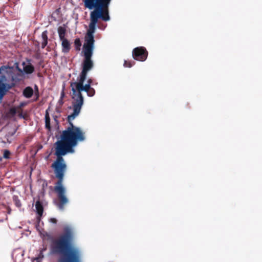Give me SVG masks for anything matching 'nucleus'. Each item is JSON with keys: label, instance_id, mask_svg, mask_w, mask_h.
Here are the masks:
<instances>
[{"label": "nucleus", "instance_id": "nucleus-8", "mask_svg": "<svg viewBox=\"0 0 262 262\" xmlns=\"http://www.w3.org/2000/svg\"><path fill=\"white\" fill-rule=\"evenodd\" d=\"M36 213L38 214V219L39 220L43 214V208L42 203L39 201H37L35 203Z\"/></svg>", "mask_w": 262, "mask_h": 262}, {"label": "nucleus", "instance_id": "nucleus-23", "mask_svg": "<svg viewBox=\"0 0 262 262\" xmlns=\"http://www.w3.org/2000/svg\"><path fill=\"white\" fill-rule=\"evenodd\" d=\"M92 82L93 80L92 79H89L87 81V84H89L90 85H91Z\"/></svg>", "mask_w": 262, "mask_h": 262}, {"label": "nucleus", "instance_id": "nucleus-12", "mask_svg": "<svg viewBox=\"0 0 262 262\" xmlns=\"http://www.w3.org/2000/svg\"><path fill=\"white\" fill-rule=\"evenodd\" d=\"M41 38L42 40L41 42V48L44 49L48 44V37L47 30H45L42 32Z\"/></svg>", "mask_w": 262, "mask_h": 262}, {"label": "nucleus", "instance_id": "nucleus-28", "mask_svg": "<svg viewBox=\"0 0 262 262\" xmlns=\"http://www.w3.org/2000/svg\"><path fill=\"white\" fill-rule=\"evenodd\" d=\"M19 116H20V117H21V116H22V114H21V113H20V114H19Z\"/></svg>", "mask_w": 262, "mask_h": 262}, {"label": "nucleus", "instance_id": "nucleus-5", "mask_svg": "<svg viewBox=\"0 0 262 262\" xmlns=\"http://www.w3.org/2000/svg\"><path fill=\"white\" fill-rule=\"evenodd\" d=\"M51 249L60 256L58 262H81V252L73 246H51Z\"/></svg>", "mask_w": 262, "mask_h": 262}, {"label": "nucleus", "instance_id": "nucleus-10", "mask_svg": "<svg viewBox=\"0 0 262 262\" xmlns=\"http://www.w3.org/2000/svg\"><path fill=\"white\" fill-rule=\"evenodd\" d=\"M22 64L24 66V72L26 74H30L33 73V72L34 71V67L31 63H29L28 64L26 65L25 62H23Z\"/></svg>", "mask_w": 262, "mask_h": 262}, {"label": "nucleus", "instance_id": "nucleus-3", "mask_svg": "<svg viewBox=\"0 0 262 262\" xmlns=\"http://www.w3.org/2000/svg\"><path fill=\"white\" fill-rule=\"evenodd\" d=\"M68 122L70 126L62 131L61 140L55 143L54 155L58 158H63L62 156L67 153L73 152V147L77 145L78 142H83L85 139V133L80 128L74 125L72 121Z\"/></svg>", "mask_w": 262, "mask_h": 262}, {"label": "nucleus", "instance_id": "nucleus-6", "mask_svg": "<svg viewBox=\"0 0 262 262\" xmlns=\"http://www.w3.org/2000/svg\"><path fill=\"white\" fill-rule=\"evenodd\" d=\"M132 54L134 59L140 61H144L147 59L148 52L145 48L139 47L133 50Z\"/></svg>", "mask_w": 262, "mask_h": 262}, {"label": "nucleus", "instance_id": "nucleus-1", "mask_svg": "<svg viewBox=\"0 0 262 262\" xmlns=\"http://www.w3.org/2000/svg\"><path fill=\"white\" fill-rule=\"evenodd\" d=\"M84 6L89 10L94 9L90 13V23L89 29L85 36L83 46L84 58L92 59L94 49V36L96 26L99 19L104 21H109L111 17L109 14L110 3L102 0H83Z\"/></svg>", "mask_w": 262, "mask_h": 262}, {"label": "nucleus", "instance_id": "nucleus-9", "mask_svg": "<svg viewBox=\"0 0 262 262\" xmlns=\"http://www.w3.org/2000/svg\"><path fill=\"white\" fill-rule=\"evenodd\" d=\"M50 107H49L48 109L46 111L45 119V128L48 130V131H51V127L50 124V117L49 115V111Z\"/></svg>", "mask_w": 262, "mask_h": 262}, {"label": "nucleus", "instance_id": "nucleus-24", "mask_svg": "<svg viewBox=\"0 0 262 262\" xmlns=\"http://www.w3.org/2000/svg\"><path fill=\"white\" fill-rule=\"evenodd\" d=\"M35 95L36 96V100L38 99V97H39V94H38V90L37 91V92H36L35 93Z\"/></svg>", "mask_w": 262, "mask_h": 262}, {"label": "nucleus", "instance_id": "nucleus-27", "mask_svg": "<svg viewBox=\"0 0 262 262\" xmlns=\"http://www.w3.org/2000/svg\"><path fill=\"white\" fill-rule=\"evenodd\" d=\"M3 98H0V103L2 102Z\"/></svg>", "mask_w": 262, "mask_h": 262}, {"label": "nucleus", "instance_id": "nucleus-26", "mask_svg": "<svg viewBox=\"0 0 262 262\" xmlns=\"http://www.w3.org/2000/svg\"><path fill=\"white\" fill-rule=\"evenodd\" d=\"M54 120H55L56 122H57V121H57V116H55V117H54Z\"/></svg>", "mask_w": 262, "mask_h": 262}, {"label": "nucleus", "instance_id": "nucleus-14", "mask_svg": "<svg viewBox=\"0 0 262 262\" xmlns=\"http://www.w3.org/2000/svg\"><path fill=\"white\" fill-rule=\"evenodd\" d=\"M74 46L76 50L79 51L80 50V47L81 46V42L79 38H77L75 39Z\"/></svg>", "mask_w": 262, "mask_h": 262}, {"label": "nucleus", "instance_id": "nucleus-4", "mask_svg": "<svg viewBox=\"0 0 262 262\" xmlns=\"http://www.w3.org/2000/svg\"><path fill=\"white\" fill-rule=\"evenodd\" d=\"M54 170L55 177L58 179L54 187V190L57 194L58 201L56 205L60 210H63L64 206L68 203V199L66 196V189L62 185L64 174L67 166L63 158H56L51 165Z\"/></svg>", "mask_w": 262, "mask_h": 262}, {"label": "nucleus", "instance_id": "nucleus-18", "mask_svg": "<svg viewBox=\"0 0 262 262\" xmlns=\"http://www.w3.org/2000/svg\"><path fill=\"white\" fill-rule=\"evenodd\" d=\"M87 93V95L89 97H93L95 95V90H94V88H91L89 90V91H88L86 92Z\"/></svg>", "mask_w": 262, "mask_h": 262}, {"label": "nucleus", "instance_id": "nucleus-22", "mask_svg": "<svg viewBox=\"0 0 262 262\" xmlns=\"http://www.w3.org/2000/svg\"><path fill=\"white\" fill-rule=\"evenodd\" d=\"M46 250H47V247H46V246H45L40 249V252L43 253V252L45 251Z\"/></svg>", "mask_w": 262, "mask_h": 262}, {"label": "nucleus", "instance_id": "nucleus-7", "mask_svg": "<svg viewBox=\"0 0 262 262\" xmlns=\"http://www.w3.org/2000/svg\"><path fill=\"white\" fill-rule=\"evenodd\" d=\"M61 46H62V51L64 53H69L71 50V44L70 41L67 39H64L61 40Z\"/></svg>", "mask_w": 262, "mask_h": 262}, {"label": "nucleus", "instance_id": "nucleus-17", "mask_svg": "<svg viewBox=\"0 0 262 262\" xmlns=\"http://www.w3.org/2000/svg\"><path fill=\"white\" fill-rule=\"evenodd\" d=\"M11 153L8 149H5L3 151V158L6 159H10Z\"/></svg>", "mask_w": 262, "mask_h": 262}, {"label": "nucleus", "instance_id": "nucleus-29", "mask_svg": "<svg viewBox=\"0 0 262 262\" xmlns=\"http://www.w3.org/2000/svg\"><path fill=\"white\" fill-rule=\"evenodd\" d=\"M18 70H19V71H20V72H21V71H21V70L20 69H19Z\"/></svg>", "mask_w": 262, "mask_h": 262}, {"label": "nucleus", "instance_id": "nucleus-21", "mask_svg": "<svg viewBox=\"0 0 262 262\" xmlns=\"http://www.w3.org/2000/svg\"><path fill=\"white\" fill-rule=\"evenodd\" d=\"M50 222L53 224H56L57 222V220L55 218H51L50 219Z\"/></svg>", "mask_w": 262, "mask_h": 262}, {"label": "nucleus", "instance_id": "nucleus-20", "mask_svg": "<svg viewBox=\"0 0 262 262\" xmlns=\"http://www.w3.org/2000/svg\"><path fill=\"white\" fill-rule=\"evenodd\" d=\"M43 253H42V252H39V253L38 256L36 258L37 262H39V261L40 260H41L44 257V255H43Z\"/></svg>", "mask_w": 262, "mask_h": 262}, {"label": "nucleus", "instance_id": "nucleus-2", "mask_svg": "<svg viewBox=\"0 0 262 262\" xmlns=\"http://www.w3.org/2000/svg\"><path fill=\"white\" fill-rule=\"evenodd\" d=\"M94 67V62L92 59L84 58L82 63V71L77 78V81L70 82L73 100L72 106L73 112L67 118L68 121H73L80 113L84 102V98L81 92H87L92 88L89 84L84 85L88 72Z\"/></svg>", "mask_w": 262, "mask_h": 262}, {"label": "nucleus", "instance_id": "nucleus-11", "mask_svg": "<svg viewBox=\"0 0 262 262\" xmlns=\"http://www.w3.org/2000/svg\"><path fill=\"white\" fill-rule=\"evenodd\" d=\"M58 33L60 40L66 39L65 38L66 35V28L64 25L63 26H59L57 29Z\"/></svg>", "mask_w": 262, "mask_h": 262}, {"label": "nucleus", "instance_id": "nucleus-16", "mask_svg": "<svg viewBox=\"0 0 262 262\" xmlns=\"http://www.w3.org/2000/svg\"><path fill=\"white\" fill-rule=\"evenodd\" d=\"M135 63V62L134 61L124 60L123 66L126 68H131Z\"/></svg>", "mask_w": 262, "mask_h": 262}, {"label": "nucleus", "instance_id": "nucleus-13", "mask_svg": "<svg viewBox=\"0 0 262 262\" xmlns=\"http://www.w3.org/2000/svg\"><path fill=\"white\" fill-rule=\"evenodd\" d=\"M33 94V90L30 86L26 88L23 91L24 96L27 98H30L32 97Z\"/></svg>", "mask_w": 262, "mask_h": 262}, {"label": "nucleus", "instance_id": "nucleus-15", "mask_svg": "<svg viewBox=\"0 0 262 262\" xmlns=\"http://www.w3.org/2000/svg\"><path fill=\"white\" fill-rule=\"evenodd\" d=\"M13 201L15 205V206L18 208H20L21 206V204L20 200L17 195H14L13 196Z\"/></svg>", "mask_w": 262, "mask_h": 262}, {"label": "nucleus", "instance_id": "nucleus-25", "mask_svg": "<svg viewBox=\"0 0 262 262\" xmlns=\"http://www.w3.org/2000/svg\"><path fill=\"white\" fill-rule=\"evenodd\" d=\"M64 94L63 91H62L61 94V98H62L64 97Z\"/></svg>", "mask_w": 262, "mask_h": 262}, {"label": "nucleus", "instance_id": "nucleus-19", "mask_svg": "<svg viewBox=\"0 0 262 262\" xmlns=\"http://www.w3.org/2000/svg\"><path fill=\"white\" fill-rule=\"evenodd\" d=\"M9 113L12 116L15 115L16 114V113H17V110H16V108H15V107L11 108L10 109V110H9Z\"/></svg>", "mask_w": 262, "mask_h": 262}]
</instances>
